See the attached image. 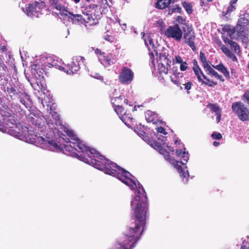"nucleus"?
<instances>
[{"mask_svg": "<svg viewBox=\"0 0 249 249\" xmlns=\"http://www.w3.org/2000/svg\"><path fill=\"white\" fill-rule=\"evenodd\" d=\"M243 99H245L246 101L249 100V91H246L243 95Z\"/></svg>", "mask_w": 249, "mask_h": 249, "instance_id": "nucleus-51", "label": "nucleus"}, {"mask_svg": "<svg viewBox=\"0 0 249 249\" xmlns=\"http://www.w3.org/2000/svg\"><path fill=\"white\" fill-rule=\"evenodd\" d=\"M6 90L12 100L13 99L14 97L17 96L18 95L17 90L14 87H7Z\"/></svg>", "mask_w": 249, "mask_h": 249, "instance_id": "nucleus-34", "label": "nucleus"}, {"mask_svg": "<svg viewBox=\"0 0 249 249\" xmlns=\"http://www.w3.org/2000/svg\"><path fill=\"white\" fill-rule=\"evenodd\" d=\"M237 1V0H231L230 3H231V4H235Z\"/></svg>", "mask_w": 249, "mask_h": 249, "instance_id": "nucleus-64", "label": "nucleus"}, {"mask_svg": "<svg viewBox=\"0 0 249 249\" xmlns=\"http://www.w3.org/2000/svg\"><path fill=\"white\" fill-rule=\"evenodd\" d=\"M172 71L173 74L175 75L176 78L174 79L172 76H170L171 81L178 87H180L181 85V83L178 79V75L180 74V72L178 71L177 67L173 68Z\"/></svg>", "mask_w": 249, "mask_h": 249, "instance_id": "nucleus-24", "label": "nucleus"}, {"mask_svg": "<svg viewBox=\"0 0 249 249\" xmlns=\"http://www.w3.org/2000/svg\"><path fill=\"white\" fill-rule=\"evenodd\" d=\"M160 153L164 156L165 159L170 160L171 157H170V153L169 152L165 150L164 149H163V151H162V152H160Z\"/></svg>", "mask_w": 249, "mask_h": 249, "instance_id": "nucleus-47", "label": "nucleus"}, {"mask_svg": "<svg viewBox=\"0 0 249 249\" xmlns=\"http://www.w3.org/2000/svg\"><path fill=\"white\" fill-rule=\"evenodd\" d=\"M182 29L184 33L183 38L184 43L189 46L194 52H196V51L195 44L196 36L192 25H187V27H182Z\"/></svg>", "mask_w": 249, "mask_h": 249, "instance_id": "nucleus-6", "label": "nucleus"}, {"mask_svg": "<svg viewBox=\"0 0 249 249\" xmlns=\"http://www.w3.org/2000/svg\"><path fill=\"white\" fill-rule=\"evenodd\" d=\"M168 9V14H172V13L176 12L180 13L182 11L181 8L178 4H176L172 7H170Z\"/></svg>", "mask_w": 249, "mask_h": 249, "instance_id": "nucleus-33", "label": "nucleus"}, {"mask_svg": "<svg viewBox=\"0 0 249 249\" xmlns=\"http://www.w3.org/2000/svg\"><path fill=\"white\" fill-rule=\"evenodd\" d=\"M206 3L203 0H200V5L201 6H204L205 5Z\"/></svg>", "mask_w": 249, "mask_h": 249, "instance_id": "nucleus-63", "label": "nucleus"}, {"mask_svg": "<svg viewBox=\"0 0 249 249\" xmlns=\"http://www.w3.org/2000/svg\"><path fill=\"white\" fill-rule=\"evenodd\" d=\"M27 120L29 122H31L32 124H34L35 123V119L34 117L28 116L27 117Z\"/></svg>", "mask_w": 249, "mask_h": 249, "instance_id": "nucleus-53", "label": "nucleus"}, {"mask_svg": "<svg viewBox=\"0 0 249 249\" xmlns=\"http://www.w3.org/2000/svg\"><path fill=\"white\" fill-rule=\"evenodd\" d=\"M223 41L226 44H230L231 42H232L233 41L229 39L228 37H226L223 38Z\"/></svg>", "mask_w": 249, "mask_h": 249, "instance_id": "nucleus-55", "label": "nucleus"}, {"mask_svg": "<svg viewBox=\"0 0 249 249\" xmlns=\"http://www.w3.org/2000/svg\"><path fill=\"white\" fill-rule=\"evenodd\" d=\"M123 100V97L122 96L115 97L114 99L112 100V104L114 108L115 111L118 115L120 116V118L122 121L124 122L127 117H126V113L124 112L123 107L121 105H120L121 103L120 101H122Z\"/></svg>", "mask_w": 249, "mask_h": 249, "instance_id": "nucleus-10", "label": "nucleus"}, {"mask_svg": "<svg viewBox=\"0 0 249 249\" xmlns=\"http://www.w3.org/2000/svg\"><path fill=\"white\" fill-rule=\"evenodd\" d=\"M176 167L178 171L180 174V176L182 178H186L187 174L185 172V171L183 169V168L180 165L178 164H176Z\"/></svg>", "mask_w": 249, "mask_h": 249, "instance_id": "nucleus-38", "label": "nucleus"}, {"mask_svg": "<svg viewBox=\"0 0 249 249\" xmlns=\"http://www.w3.org/2000/svg\"><path fill=\"white\" fill-rule=\"evenodd\" d=\"M154 147L157 150H159L160 152H162L163 148L161 147V144L157 141L154 142Z\"/></svg>", "mask_w": 249, "mask_h": 249, "instance_id": "nucleus-44", "label": "nucleus"}, {"mask_svg": "<svg viewBox=\"0 0 249 249\" xmlns=\"http://www.w3.org/2000/svg\"><path fill=\"white\" fill-rule=\"evenodd\" d=\"M221 112H219L218 114H216L217 115V117H216V120L217 121V122H219L220 120V119H221Z\"/></svg>", "mask_w": 249, "mask_h": 249, "instance_id": "nucleus-57", "label": "nucleus"}, {"mask_svg": "<svg viewBox=\"0 0 249 249\" xmlns=\"http://www.w3.org/2000/svg\"><path fill=\"white\" fill-rule=\"evenodd\" d=\"M83 13L85 25L87 23H88L89 25H93L98 22V20H99L98 16H96L95 17H92V14L93 13H89L88 10L86 12H83Z\"/></svg>", "mask_w": 249, "mask_h": 249, "instance_id": "nucleus-14", "label": "nucleus"}, {"mask_svg": "<svg viewBox=\"0 0 249 249\" xmlns=\"http://www.w3.org/2000/svg\"><path fill=\"white\" fill-rule=\"evenodd\" d=\"M222 30L223 32L227 33V35L231 37L233 34L235 33L236 27H233L230 24H226L223 26Z\"/></svg>", "mask_w": 249, "mask_h": 249, "instance_id": "nucleus-22", "label": "nucleus"}, {"mask_svg": "<svg viewBox=\"0 0 249 249\" xmlns=\"http://www.w3.org/2000/svg\"><path fill=\"white\" fill-rule=\"evenodd\" d=\"M145 116L147 122L152 123L154 124L157 123L158 115L156 113L148 110L145 112Z\"/></svg>", "mask_w": 249, "mask_h": 249, "instance_id": "nucleus-19", "label": "nucleus"}, {"mask_svg": "<svg viewBox=\"0 0 249 249\" xmlns=\"http://www.w3.org/2000/svg\"><path fill=\"white\" fill-rule=\"evenodd\" d=\"M177 21L182 24L183 26L182 27H187V25H190L188 22L186 21L185 19L182 18L181 16H178L177 18Z\"/></svg>", "mask_w": 249, "mask_h": 249, "instance_id": "nucleus-40", "label": "nucleus"}, {"mask_svg": "<svg viewBox=\"0 0 249 249\" xmlns=\"http://www.w3.org/2000/svg\"><path fill=\"white\" fill-rule=\"evenodd\" d=\"M46 120L47 124L50 129L53 130L54 129H56L57 124H55V121L54 120H52L49 118L46 119Z\"/></svg>", "mask_w": 249, "mask_h": 249, "instance_id": "nucleus-36", "label": "nucleus"}, {"mask_svg": "<svg viewBox=\"0 0 249 249\" xmlns=\"http://www.w3.org/2000/svg\"><path fill=\"white\" fill-rule=\"evenodd\" d=\"M43 68L41 67V66L39 65H35L34 66V71L36 72V73L38 74L39 76L43 77V74L44 72H45L44 69H46L47 68H52L54 66L53 64H52L48 62H46L43 65Z\"/></svg>", "mask_w": 249, "mask_h": 249, "instance_id": "nucleus-15", "label": "nucleus"}, {"mask_svg": "<svg viewBox=\"0 0 249 249\" xmlns=\"http://www.w3.org/2000/svg\"><path fill=\"white\" fill-rule=\"evenodd\" d=\"M168 54L166 53H160L159 56L160 60L161 62H163L165 64H167V66H170V64L171 63V60L168 58Z\"/></svg>", "mask_w": 249, "mask_h": 249, "instance_id": "nucleus-30", "label": "nucleus"}, {"mask_svg": "<svg viewBox=\"0 0 249 249\" xmlns=\"http://www.w3.org/2000/svg\"><path fill=\"white\" fill-rule=\"evenodd\" d=\"M86 162L95 168L103 171L107 174L117 177L131 190H135L137 188L136 183L130 178L131 174L129 172L115 163L106 159L100 154L98 157L88 160Z\"/></svg>", "mask_w": 249, "mask_h": 249, "instance_id": "nucleus-2", "label": "nucleus"}, {"mask_svg": "<svg viewBox=\"0 0 249 249\" xmlns=\"http://www.w3.org/2000/svg\"><path fill=\"white\" fill-rule=\"evenodd\" d=\"M236 39L241 41L243 43L247 45L249 43V28H236Z\"/></svg>", "mask_w": 249, "mask_h": 249, "instance_id": "nucleus-11", "label": "nucleus"}, {"mask_svg": "<svg viewBox=\"0 0 249 249\" xmlns=\"http://www.w3.org/2000/svg\"><path fill=\"white\" fill-rule=\"evenodd\" d=\"M52 117L55 121V124H58L60 122V117L59 115L56 112H52L51 113Z\"/></svg>", "mask_w": 249, "mask_h": 249, "instance_id": "nucleus-41", "label": "nucleus"}, {"mask_svg": "<svg viewBox=\"0 0 249 249\" xmlns=\"http://www.w3.org/2000/svg\"><path fill=\"white\" fill-rule=\"evenodd\" d=\"M66 12L68 13H61V15L62 16L67 17L69 20L71 21L73 24L84 25L83 13H82V15H81L78 14H74L72 12H69L68 11Z\"/></svg>", "mask_w": 249, "mask_h": 249, "instance_id": "nucleus-12", "label": "nucleus"}, {"mask_svg": "<svg viewBox=\"0 0 249 249\" xmlns=\"http://www.w3.org/2000/svg\"><path fill=\"white\" fill-rule=\"evenodd\" d=\"M103 60L108 65L113 64L115 63L111 55L105 53V55H103Z\"/></svg>", "mask_w": 249, "mask_h": 249, "instance_id": "nucleus-35", "label": "nucleus"}, {"mask_svg": "<svg viewBox=\"0 0 249 249\" xmlns=\"http://www.w3.org/2000/svg\"><path fill=\"white\" fill-rule=\"evenodd\" d=\"M142 191L141 192L140 190H137L136 196L131 201L133 214L132 218L134 222L125 231L121 244L123 249H128L129 246V249L134 248L144 230L148 212V204L146 192L143 188Z\"/></svg>", "mask_w": 249, "mask_h": 249, "instance_id": "nucleus-1", "label": "nucleus"}, {"mask_svg": "<svg viewBox=\"0 0 249 249\" xmlns=\"http://www.w3.org/2000/svg\"><path fill=\"white\" fill-rule=\"evenodd\" d=\"M89 10L88 11L89 13H93L92 14V17H95L96 16H98L99 19L101 18V13L99 11L98 6L97 5H93V7L91 8V6L89 7Z\"/></svg>", "mask_w": 249, "mask_h": 249, "instance_id": "nucleus-29", "label": "nucleus"}, {"mask_svg": "<svg viewBox=\"0 0 249 249\" xmlns=\"http://www.w3.org/2000/svg\"><path fill=\"white\" fill-rule=\"evenodd\" d=\"M200 83L201 85H205L209 87H214L217 84V82L209 79L206 75H204V78Z\"/></svg>", "mask_w": 249, "mask_h": 249, "instance_id": "nucleus-27", "label": "nucleus"}, {"mask_svg": "<svg viewBox=\"0 0 249 249\" xmlns=\"http://www.w3.org/2000/svg\"><path fill=\"white\" fill-rule=\"evenodd\" d=\"M210 106L212 107V110L215 112L216 114H218L219 112H221L220 107L216 104H212Z\"/></svg>", "mask_w": 249, "mask_h": 249, "instance_id": "nucleus-42", "label": "nucleus"}, {"mask_svg": "<svg viewBox=\"0 0 249 249\" xmlns=\"http://www.w3.org/2000/svg\"><path fill=\"white\" fill-rule=\"evenodd\" d=\"M199 60L202 63V66L204 69H206V70L211 67L210 65V62L207 60L205 53L201 51L199 53Z\"/></svg>", "mask_w": 249, "mask_h": 249, "instance_id": "nucleus-25", "label": "nucleus"}, {"mask_svg": "<svg viewBox=\"0 0 249 249\" xmlns=\"http://www.w3.org/2000/svg\"><path fill=\"white\" fill-rule=\"evenodd\" d=\"M176 61L177 63L180 64L183 62V60L181 56L179 55L175 56Z\"/></svg>", "mask_w": 249, "mask_h": 249, "instance_id": "nucleus-50", "label": "nucleus"}, {"mask_svg": "<svg viewBox=\"0 0 249 249\" xmlns=\"http://www.w3.org/2000/svg\"><path fill=\"white\" fill-rule=\"evenodd\" d=\"M9 76V70L7 66L0 57V85H4L8 82Z\"/></svg>", "mask_w": 249, "mask_h": 249, "instance_id": "nucleus-13", "label": "nucleus"}, {"mask_svg": "<svg viewBox=\"0 0 249 249\" xmlns=\"http://www.w3.org/2000/svg\"><path fill=\"white\" fill-rule=\"evenodd\" d=\"M183 85L184 86L185 89L187 90L188 93H189V90L191 89L193 83L191 81H188Z\"/></svg>", "mask_w": 249, "mask_h": 249, "instance_id": "nucleus-43", "label": "nucleus"}, {"mask_svg": "<svg viewBox=\"0 0 249 249\" xmlns=\"http://www.w3.org/2000/svg\"><path fill=\"white\" fill-rule=\"evenodd\" d=\"M171 0H158L155 4V7L159 9H164L170 4Z\"/></svg>", "mask_w": 249, "mask_h": 249, "instance_id": "nucleus-23", "label": "nucleus"}, {"mask_svg": "<svg viewBox=\"0 0 249 249\" xmlns=\"http://www.w3.org/2000/svg\"><path fill=\"white\" fill-rule=\"evenodd\" d=\"M176 154L177 156L179 157H181L182 159V160H181L180 161L176 160V163L178 164V163H180V164L184 165L186 164V163L187 162L188 160H189V154L188 152L186 151H183L181 149H177L176 150Z\"/></svg>", "mask_w": 249, "mask_h": 249, "instance_id": "nucleus-18", "label": "nucleus"}, {"mask_svg": "<svg viewBox=\"0 0 249 249\" xmlns=\"http://www.w3.org/2000/svg\"><path fill=\"white\" fill-rule=\"evenodd\" d=\"M235 9V7L233 5V4H231V3H230V5L228 7L226 11L225 12H222V15L224 17H226L227 15L234 11Z\"/></svg>", "mask_w": 249, "mask_h": 249, "instance_id": "nucleus-37", "label": "nucleus"}, {"mask_svg": "<svg viewBox=\"0 0 249 249\" xmlns=\"http://www.w3.org/2000/svg\"><path fill=\"white\" fill-rule=\"evenodd\" d=\"M193 70L197 78L198 81L200 83L204 78V75H205L204 74L200 67L195 68L194 69H193Z\"/></svg>", "mask_w": 249, "mask_h": 249, "instance_id": "nucleus-28", "label": "nucleus"}, {"mask_svg": "<svg viewBox=\"0 0 249 249\" xmlns=\"http://www.w3.org/2000/svg\"><path fill=\"white\" fill-rule=\"evenodd\" d=\"M206 71H208V74L211 75V76H214L215 78H216L217 79L219 80L221 82L224 81V79L223 78L222 75L221 74H219L217 73V72L214 70L213 68H212L211 67H210L208 69L206 70Z\"/></svg>", "mask_w": 249, "mask_h": 249, "instance_id": "nucleus-26", "label": "nucleus"}, {"mask_svg": "<svg viewBox=\"0 0 249 249\" xmlns=\"http://www.w3.org/2000/svg\"><path fill=\"white\" fill-rule=\"evenodd\" d=\"M51 6L55 9L59 10L61 13L68 12L67 8H66L63 4V0H49Z\"/></svg>", "mask_w": 249, "mask_h": 249, "instance_id": "nucleus-16", "label": "nucleus"}, {"mask_svg": "<svg viewBox=\"0 0 249 249\" xmlns=\"http://www.w3.org/2000/svg\"><path fill=\"white\" fill-rule=\"evenodd\" d=\"M84 60L85 58L84 57L81 56H77L75 59H73L72 61L65 65L63 68V69L67 73H74L80 69L79 62L81 61L82 63H84Z\"/></svg>", "mask_w": 249, "mask_h": 249, "instance_id": "nucleus-7", "label": "nucleus"}, {"mask_svg": "<svg viewBox=\"0 0 249 249\" xmlns=\"http://www.w3.org/2000/svg\"><path fill=\"white\" fill-rule=\"evenodd\" d=\"M126 117H127V118L126 119L124 123L125 124L127 125V122H130L133 120V118L129 116L128 114H126Z\"/></svg>", "mask_w": 249, "mask_h": 249, "instance_id": "nucleus-52", "label": "nucleus"}, {"mask_svg": "<svg viewBox=\"0 0 249 249\" xmlns=\"http://www.w3.org/2000/svg\"><path fill=\"white\" fill-rule=\"evenodd\" d=\"M249 20L245 14L241 15L238 19L236 25V28H249Z\"/></svg>", "mask_w": 249, "mask_h": 249, "instance_id": "nucleus-17", "label": "nucleus"}, {"mask_svg": "<svg viewBox=\"0 0 249 249\" xmlns=\"http://www.w3.org/2000/svg\"><path fill=\"white\" fill-rule=\"evenodd\" d=\"M110 36L108 35H107L105 37V39L106 40H107V41H110Z\"/></svg>", "mask_w": 249, "mask_h": 249, "instance_id": "nucleus-59", "label": "nucleus"}, {"mask_svg": "<svg viewBox=\"0 0 249 249\" xmlns=\"http://www.w3.org/2000/svg\"><path fill=\"white\" fill-rule=\"evenodd\" d=\"M71 141H70L69 144L64 145V148L66 151H70L75 154V151L81 153L82 154L77 156L80 159H84L83 161L87 163L88 160L94 159L99 156V153L94 149H90L86 146L78 138L71 139Z\"/></svg>", "mask_w": 249, "mask_h": 249, "instance_id": "nucleus-3", "label": "nucleus"}, {"mask_svg": "<svg viewBox=\"0 0 249 249\" xmlns=\"http://www.w3.org/2000/svg\"><path fill=\"white\" fill-rule=\"evenodd\" d=\"M95 53L97 54V55H99L100 56H103V55H105V52H103L101 51V49H96L95 50Z\"/></svg>", "mask_w": 249, "mask_h": 249, "instance_id": "nucleus-49", "label": "nucleus"}, {"mask_svg": "<svg viewBox=\"0 0 249 249\" xmlns=\"http://www.w3.org/2000/svg\"><path fill=\"white\" fill-rule=\"evenodd\" d=\"M46 6L45 3L41 0L35 1L33 2L26 5L25 13L32 17H38L41 14V11Z\"/></svg>", "mask_w": 249, "mask_h": 249, "instance_id": "nucleus-5", "label": "nucleus"}, {"mask_svg": "<svg viewBox=\"0 0 249 249\" xmlns=\"http://www.w3.org/2000/svg\"><path fill=\"white\" fill-rule=\"evenodd\" d=\"M181 4L188 14L190 15L193 12V6L191 3L184 1L181 2Z\"/></svg>", "mask_w": 249, "mask_h": 249, "instance_id": "nucleus-31", "label": "nucleus"}, {"mask_svg": "<svg viewBox=\"0 0 249 249\" xmlns=\"http://www.w3.org/2000/svg\"><path fill=\"white\" fill-rule=\"evenodd\" d=\"M157 131L160 133H162L166 135L167 132L165 131V129L162 126H160L157 128Z\"/></svg>", "mask_w": 249, "mask_h": 249, "instance_id": "nucleus-48", "label": "nucleus"}, {"mask_svg": "<svg viewBox=\"0 0 249 249\" xmlns=\"http://www.w3.org/2000/svg\"><path fill=\"white\" fill-rule=\"evenodd\" d=\"M211 136L213 139L215 140H220L222 137V136L221 133L215 132H213Z\"/></svg>", "mask_w": 249, "mask_h": 249, "instance_id": "nucleus-45", "label": "nucleus"}, {"mask_svg": "<svg viewBox=\"0 0 249 249\" xmlns=\"http://www.w3.org/2000/svg\"><path fill=\"white\" fill-rule=\"evenodd\" d=\"M96 78L102 81L103 80V79H104L103 77L102 76H100V75H99L98 76H97L96 77Z\"/></svg>", "mask_w": 249, "mask_h": 249, "instance_id": "nucleus-62", "label": "nucleus"}, {"mask_svg": "<svg viewBox=\"0 0 249 249\" xmlns=\"http://www.w3.org/2000/svg\"><path fill=\"white\" fill-rule=\"evenodd\" d=\"M180 64H181L180 66V70L181 71H186L188 68V64L186 63V62H183Z\"/></svg>", "mask_w": 249, "mask_h": 249, "instance_id": "nucleus-46", "label": "nucleus"}, {"mask_svg": "<svg viewBox=\"0 0 249 249\" xmlns=\"http://www.w3.org/2000/svg\"><path fill=\"white\" fill-rule=\"evenodd\" d=\"M1 50L2 51V53H5L7 51V47L6 46H2L1 47Z\"/></svg>", "mask_w": 249, "mask_h": 249, "instance_id": "nucleus-58", "label": "nucleus"}, {"mask_svg": "<svg viewBox=\"0 0 249 249\" xmlns=\"http://www.w3.org/2000/svg\"><path fill=\"white\" fill-rule=\"evenodd\" d=\"M213 67L216 70L222 72L227 79H230V75L229 71L222 63H220L218 65L216 66L213 65Z\"/></svg>", "mask_w": 249, "mask_h": 249, "instance_id": "nucleus-20", "label": "nucleus"}, {"mask_svg": "<svg viewBox=\"0 0 249 249\" xmlns=\"http://www.w3.org/2000/svg\"><path fill=\"white\" fill-rule=\"evenodd\" d=\"M219 144V142L217 141H215L213 142V145L214 146H217Z\"/></svg>", "mask_w": 249, "mask_h": 249, "instance_id": "nucleus-60", "label": "nucleus"}, {"mask_svg": "<svg viewBox=\"0 0 249 249\" xmlns=\"http://www.w3.org/2000/svg\"><path fill=\"white\" fill-rule=\"evenodd\" d=\"M221 50L226 55V56L231 58L233 61H237V59L235 55L233 53L229 48L224 45H222Z\"/></svg>", "mask_w": 249, "mask_h": 249, "instance_id": "nucleus-21", "label": "nucleus"}, {"mask_svg": "<svg viewBox=\"0 0 249 249\" xmlns=\"http://www.w3.org/2000/svg\"><path fill=\"white\" fill-rule=\"evenodd\" d=\"M231 109L241 121L244 122L249 120V109L241 101L233 103Z\"/></svg>", "mask_w": 249, "mask_h": 249, "instance_id": "nucleus-4", "label": "nucleus"}, {"mask_svg": "<svg viewBox=\"0 0 249 249\" xmlns=\"http://www.w3.org/2000/svg\"><path fill=\"white\" fill-rule=\"evenodd\" d=\"M170 68V66H168L166 64L165 66L163 63H161L159 64L158 66L159 72L160 75L167 74L168 72V69Z\"/></svg>", "mask_w": 249, "mask_h": 249, "instance_id": "nucleus-32", "label": "nucleus"}, {"mask_svg": "<svg viewBox=\"0 0 249 249\" xmlns=\"http://www.w3.org/2000/svg\"><path fill=\"white\" fill-rule=\"evenodd\" d=\"M134 78L133 71L127 67H123L118 76L119 81L123 84H130Z\"/></svg>", "mask_w": 249, "mask_h": 249, "instance_id": "nucleus-8", "label": "nucleus"}, {"mask_svg": "<svg viewBox=\"0 0 249 249\" xmlns=\"http://www.w3.org/2000/svg\"><path fill=\"white\" fill-rule=\"evenodd\" d=\"M230 45L234 53H237L240 52V47L236 42L234 41L231 42Z\"/></svg>", "mask_w": 249, "mask_h": 249, "instance_id": "nucleus-39", "label": "nucleus"}, {"mask_svg": "<svg viewBox=\"0 0 249 249\" xmlns=\"http://www.w3.org/2000/svg\"><path fill=\"white\" fill-rule=\"evenodd\" d=\"M192 62L194 64L192 69H194L195 68H199V66L198 64L197 61H196V59H193Z\"/></svg>", "mask_w": 249, "mask_h": 249, "instance_id": "nucleus-54", "label": "nucleus"}, {"mask_svg": "<svg viewBox=\"0 0 249 249\" xmlns=\"http://www.w3.org/2000/svg\"><path fill=\"white\" fill-rule=\"evenodd\" d=\"M49 143L50 145H53L54 147H56L57 146V144L55 143H53V142L50 141V142H49Z\"/></svg>", "mask_w": 249, "mask_h": 249, "instance_id": "nucleus-61", "label": "nucleus"}, {"mask_svg": "<svg viewBox=\"0 0 249 249\" xmlns=\"http://www.w3.org/2000/svg\"><path fill=\"white\" fill-rule=\"evenodd\" d=\"M165 35L168 38H173L176 41H180L182 37V31L178 24L170 26L165 31Z\"/></svg>", "mask_w": 249, "mask_h": 249, "instance_id": "nucleus-9", "label": "nucleus"}, {"mask_svg": "<svg viewBox=\"0 0 249 249\" xmlns=\"http://www.w3.org/2000/svg\"><path fill=\"white\" fill-rule=\"evenodd\" d=\"M20 103L23 104V105H24L26 107H27V103L26 102V101L25 100V99H23L21 97H20Z\"/></svg>", "mask_w": 249, "mask_h": 249, "instance_id": "nucleus-56", "label": "nucleus"}]
</instances>
